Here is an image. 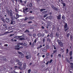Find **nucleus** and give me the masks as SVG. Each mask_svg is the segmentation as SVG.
Wrapping results in <instances>:
<instances>
[{"mask_svg":"<svg viewBox=\"0 0 73 73\" xmlns=\"http://www.w3.org/2000/svg\"><path fill=\"white\" fill-rule=\"evenodd\" d=\"M19 38V40H25V39L24 38V35H22L21 36H18Z\"/></svg>","mask_w":73,"mask_h":73,"instance_id":"obj_1","label":"nucleus"},{"mask_svg":"<svg viewBox=\"0 0 73 73\" xmlns=\"http://www.w3.org/2000/svg\"><path fill=\"white\" fill-rule=\"evenodd\" d=\"M51 8L54 9L55 11H58V9L57 8L55 7L53 5H52L51 6Z\"/></svg>","mask_w":73,"mask_h":73,"instance_id":"obj_2","label":"nucleus"},{"mask_svg":"<svg viewBox=\"0 0 73 73\" xmlns=\"http://www.w3.org/2000/svg\"><path fill=\"white\" fill-rule=\"evenodd\" d=\"M23 12L24 14L25 15H28V14H29V11H26L25 10H23Z\"/></svg>","mask_w":73,"mask_h":73,"instance_id":"obj_3","label":"nucleus"},{"mask_svg":"<svg viewBox=\"0 0 73 73\" xmlns=\"http://www.w3.org/2000/svg\"><path fill=\"white\" fill-rule=\"evenodd\" d=\"M11 19L12 20H17V18H16L15 16L11 17Z\"/></svg>","mask_w":73,"mask_h":73,"instance_id":"obj_4","label":"nucleus"},{"mask_svg":"<svg viewBox=\"0 0 73 73\" xmlns=\"http://www.w3.org/2000/svg\"><path fill=\"white\" fill-rule=\"evenodd\" d=\"M18 68L19 69H20V70H23V68L22 67V66H18Z\"/></svg>","mask_w":73,"mask_h":73,"instance_id":"obj_5","label":"nucleus"},{"mask_svg":"<svg viewBox=\"0 0 73 73\" xmlns=\"http://www.w3.org/2000/svg\"><path fill=\"white\" fill-rule=\"evenodd\" d=\"M5 21L6 22V23H9V22L10 20L8 18H6Z\"/></svg>","mask_w":73,"mask_h":73,"instance_id":"obj_6","label":"nucleus"},{"mask_svg":"<svg viewBox=\"0 0 73 73\" xmlns=\"http://www.w3.org/2000/svg\"><path fill=\"white\" fill-rule=\"evenodd\" d=\"M60 33L59 32H57L56 33V35L57 37H60Z\"/></svg>","mask_w":73,"mask_h":73,"instance_id":"obj_7","label":"nucleus"},{"mask_svg":"<svg viewBox=\"0 0 73 73\" xmlns=\"http://www.w3.org/2000/svg\"><path fill=\"white\" fill-rule=\"evenodd\" d=\"M61 15H59L58 17H57V19L58 20H60L61 19Z\"/></svg>","mask_w":73,"mask_h":73,"instance_id":"obj_8","label":"nucleus"},{"mask_svg":"<svg viewBox=\"0 0 73 73\" xmlns=\"http://www.w3.org/2000/svg\"><path fill=\"white\" fill-rule=\"evenodd\" d=\"M25 66H26V63H24L23 64V69L24 70L25 68Z\"/></svg>","mask_w":73,"mask_h":73,"instance_id":"obj_9","label":"nucleus"},{"mask_svg":"<svg viewBox=\"0 0 73 73\" xmlns=\"http://www.w3.org/2000/svg\"><path fill=\"white\" fill-rule=\"evenodd\" d=\"M59 45H60V46H61V47H62L63 46V43L62 42H61V43H60L59 44H58Z\"/></svg>","mask_w":73,"mask_h":73,"instance_id":"obj_10","label":"nucleus"},{"mask_svg":"<svg viewBox=\"0 0 73 73\" xmlns=\"http://www.w3.org/2000/svg\"><path fill=\"white\" fill-rule=\"evenodd\" d=\"M34 17H29V20H33V19H34Z\"/></svg>","mask_w":73,"mask_h":73,"instance_id":"obj_11","label":"nucleus"},{"mask_svg":"<svg viewBox=\"0 0 73 73\" xmlns=\"http://www.w3.org/2000/svg\"><path fill=\"white\" fill-rule=\"evenodd\" d=\"M14 23H15V21H13V20H12L11 21V22L10 23V24H13Z\"/></svg>","mask_w":73,"mask_h":73,"instance_id":"obj_12","label":"nucleus"},{"mask_svg":"<svg viewBox=\"0 0 73 73\" xmlns=\"http://www.w3.org/2000/svg\"><path fill=\"white\" fill-rule=\"evenodd\" d=\"M6 11L7 13V14H9V13H10V12H9V10L8 9L6 10Z\"/></svg>","mask_w":73,"mask_h":73,"instance_id":"obj_13","label":"nucleus"},{"mask_svg":"<svg viewBox=\"0 0 73 73\" xmlns=\"http://www.w3.org/2000/svg\"><path fill=\"white\" fill-rule=\"evenodd\" d=\"M25 57L27 59H29V58H31V56H26Z\"/></svg>","mask_w":73,"mask_h":73,"instance_id":"obj_14","label":"nucleus"},{"mask_svg":"<svg viewBox=\"0 0 73 73\" xmlns=\"http://www.w3.org/2000/svg\"><path fill=\"white\" fill-rule=\"evenodd\" d=\"M41 49H43L42 50V52H46V50L44 49V48H42Z\"/></svg>","mask_w":73,"mask_h":73,"instance_id":"obj_15","label":"nucleus"},{"mask_svg":"<svg viewBox=\"0 0 73 73\" xmlns=\"http://www.w3.org/2000/svg\"><path fill=\"white\" fill-rule=\"evenodd\" d=\"M18 64H19V66H22V64H23L22 62H19L18 63Z\"/></svg>","mask_w":73,"mask_h":73,"instance_id":"obj_16","label":"nucleus"},{"mask_svg":"<svg viewBox=\"0 0 73 73\" xmlns=\"http://www.w3.org/2000/svg\"><path fill=\"white\" fill-rule=\"evenodd\" d=\"M16 62H18V63L17 64V65H18V63L20 62V60H17L16 61Z\"/></svg>","mask_w":73,"mask_h":73,"instance_id":"obj_17","label":"nucleus"},{"mask_svg":"<svg viewBox=\"0 0 73 73\" xmlns=\"http://www.w3.org/2000/svg\"><path fill=\"white\" fill-rule=\"evenodd\" d=\"M45 10H46V9H42L40 10V11L41 12H42L43 11H45Z\"/></svg>","mask_w":73,"mask_h":73,"instance_id":"obj_18","label":"nucleus"},{"mask_svg":"<svg viewBox=\"0 0 73 73\" xmlns=\"http://www.w3.org/2000/svg\"><path fill=\"white\" fill-rule=\"evenodd\" d=\"M13 32V31H11L9 32H6L4 33V34H3V35H5V34H6V33H11V32Z\"/></svg>","mask_w":73,"mask_h":73,"instance_id":"obj_19","label":"nucleus"},{"mask_svg":"<svg viewBox=\"0 0 73 73\" xmlns=\"http://www.w3.org/2000/svg\"><path fill=\"white\" fill-rule=\"evenodd\" d=\"M29 6L30 7H33V5H32V3H31L29 4Z\"/></svg>","mask_w":73,"mask_h":73,"instance_id":"obj_20","label":"nucleus"},{"mask_svg":"<svg viewBox=\"0 0 73 73\" xmlns=\"http://www.w3.org/2000/svg\"><path fill=\"white\" fill-rule=\"evenodd\" d=\"M16 16L17 18H19L20 17V15L18 14H16Z\"/></svg>","mask_w":73,"mask_h":73,"instance_id":"obj_21","label":"nucleus"},{"mask_svg":"<svg viewBox=\"0 0 73 73\" xmlns=\"http://www.w3.org/2000/svg\"><path fill=\"white\" fill-rule=\"evenodd\" d=\"M66 61H67V62H68V63H70V61L69 60V59L68 58H66Z\"/></svg>","mask_w":73,"mask_h":73,"instance_id":"obj_22","label":"nucleus"},{"mask_svg":"<svg viewBox=\"0 0 73 73\" xmlns=\"http://www.w3.org/2000/svg\"><path fill=\"white\" fill-rule=\"evenodd\" d=\"M47 13V11H44L42 12V13H43V14H46V13Z\"/></svg>","mask_w":73,"mask_h":73,"instance_id":"obj_23","label":"nucleus"},{"mask_svg":"<svg viewBox=\"0 0 73 73\" xmlns=\"http://www.w3.org/2000/svg\"><path fill=\"white\" fill-rule=\"evenodd\" d=\"M64 27L65 29H66V27H67V23H66L64 26Z\"/></svg>","mask_w":73,"mask_h":73,"instance_id":"obj_24","label":"nucleus"},{"mask_svg":"<svg viewBox=\"0 0 73 73\" xmlns=\"http://www.w3.org/2000/svg\"><path fill=\"white\" fill-rule=\"evenodd\" d=\"M21 57L22 58H23V57H24V54H23V53H22V54H21Z\"/></svg>","mask_w":73,"mask_h":73,"instance_id":"obj_25","label":"nucleus"},{"mask_svg":"<svg viewBox=\"0 0 73 73\" xmlns=\"http://www.w3.org/2000/svg\"><path fill=\"white\" fill-rule=\"evenodd\" d=\"M47 41H49L50 42V39L49 38H48L47 39Z\"/></svg>","mask_w":73,"mask_h":73,"instance_id":"obj_26","label":"nucleus"},{"mask_svg":"<svg viewBox=\"0 0 73 73\" xmlns=\"http://www.w3.org/2000/svg\"><path fill=\"white\" fill-rule=\"evenodd\" d=\"M15 50H20V49L19 48H19H15Z\"/></svg>","mask_w":73,"mask_h":73,"instance_id":"obj_27","label":"nucleus"},{"mask_svg":"<svg viewBox=\"0 0 73 73\" xmlns=\"http://www.w3.org/2000/svg\"><path fill=\"white\" fill-rule=\"evenodd\" d=\"M57 42L58 43V44H59L61 42V41L60 40H57Z\"/></svg>","mask_w":73,"mask_h":73,"instance_id":"obj_28","label":"nucleus"},{"mask_svg":"<svg viewBox=\"0 0 73 73\" xmlns=\"http://www.w3.org/2000/svg\"><path fill=\"white\" fill-rule=\"evenodd\" d=\"M26 32H27V33H29V31L28 30H26V31H24L25 33Z\"/></svg>","mask_w":73,"mask_h":73,"instance_id":"obj_29","label":"nucleus"},{"mask_svg":"<svg viewBox=\"0 0 73 73\" xmlns=\"http://www.w3.org/2000/svg\"><path fill=\"white\" fill-rule=\"evenodd\" d=\"M70 35V33H68L66 35V36L67 37H69V35Z\"/></svg>","mask_w":73,"mask_h":73,"instance_id":"obj_30","label":"nucleus"},{"mask_svg":"<svg viewBox=\"0 0 73 73\" xmlns=\"http://www.w3.org/2000/svg\"><path fill=\"white\" fill-rule=\"evenodd\" d=\"M3 61H7V59H6V58H5V57H4L3 58Z\"/></svg>","mask_w":73,"mask_h":73,"instance_id":"obj_31","label":"nucleus"},{"mask_svg":"<svg viewBox=\"0 0 73 73\" xmlns=\"http://www.w3.org/2000/svg\"><path fill=\"white\" fill-rule=\"evenodd\" d=\"M19 36H15L14 37V38H19Z\"/></svg>","mask_w":73,"mask_h":73,"instance_id":"obj_32","label":"nucleus"},{"mask_svg":"<svg viewBox=\"0 0 73 73\" xmlns=\"http://www.w3.org/2000/svg\"><path fill=\"white\" fill-rule=\"evenodd\" d=\"M17 53H18V54H20L21 55V54H22V52H19V51H18Z\"/></svg>","mask_w":73,"mask_h":73,"instance_id":"obj_33","label":"nucleus"},{"mask_svg":"<svg viewBox=\"0 0 73 73\" xmlns=\"http://www.w3.org/2000/svg\"><path fill=\"white\" fill-rule=\"evenodd\" d=\"M35 45V42H33L32 44L31 45V47H33V46H34V45Z\"/></svg>","mask_w":73,"mask_h":73,"instance_id":"obj_34","label":"nucleus"},{"mask_svg":"<svg viewBox=\"0 0 73 73\" xmlns=\"http://www.w3.org/2000/svg\"><path fill=\"white\" fill-rule=\"evenodd\" d=\"M10 16L11 17H12V16H13V14H12V13H10Z\"/></svg>","mask_w":73,"mask_h":73,"instance_id":"obj_35","label":"nucleus"},{"mask_svg":"<svg viewBox=\"0 0 73 73\" xmlns=\"http://www.w3.org/2000/svg\"><path fill=\"white\" fill-rule=\"evenodd\" d=\"M37 35L38 36V37H41V35L40 33H38Z\"/></svg>","mask_w":73,"mask_h":73,"instance_id":"obj_36","label":"nucleus"},{"mask_svg":"<svg viewBox=\"0 0 73 73\" xmlns=\"http://www.w3.org/2000/svg\"><path fill=\"white\" fill-rule=\"evenodd\" d=\"M33 36L34 37H35V36H36V35L35 33H34L33 35Z\"/></svg>","mask_w":73,"mask_h":73,"instance_id":"obj_37","label":"nucleus"},{"mask_svg":"<svg viewBox=\"0 0 73 73\" xmlns=\"http://www.w3.org/2000/svg\"><path fill=\"white\" fill-rule=\"evenodd\" d=\"M72 51H71L70 53V56H72Z\"/></svg>","mask_w":73,"mask_h":73,"instance_id":"obj_38","label":"nucleus"},{"mask_svg":"<svg viewBox=\"0 0 73 73\" xmlns=\"http://www.w3.org/2000/svg\"><path fill=\"white\" fill-rule=\"evenodd\" d=\"M53 54H54V53H55L56 52H57V50H54L53 51Z\"/></svg>","mask_w":73,"mask_h":73,"instance_id":"obj_39","label":"nucleus"},{"mask_svg":"<svg viewBox=\"0 0 73 73\" xmlns=\"http://www.w3.org/2000/svg\"><path fill=\"white\" fill-rule=\"evenodd\" d=\"M48 16V14H45L44 16V17H46V16Z\"/></svg>","mask_w":73,"mask_h":73,"instance_id":"obj_40","label":"nucleus"},{"mask_svg":"<svg viewBox=\"0 0 73 73\" xmlns=\"http://www.w3.org/2000/svg\"><path fill=\"white\" fill-rule=\"evenodd\" d=\"M50 37H53V35H52V33L50 35Z\"/></svg>","mask_w":73,"mask_h":73,"instance_id":"obj_41","label":"nucleus"},{"mask_svg":"<svg viewBox=\"0 0 73 73\" xmlns=\"http://www.w3.org/2000/svg\"><path fill=\"white\" fill-rule=\"evenodd\" d=\"M66 53L67 54H68V52H69V50H68V49H66Z\"/></svg>","mask_w":73,"mask_h":73,"instance_id":"obj_42","label":"nucleus"},{"mask_svg":"<svg viewBox=\"0 0 73 73\" xmlns=\"http://www.w3.org/2000/svg\"><path fill=\"white\" fill-rule=\"evenodd\" d=\"M20 43V45H22V46H23L24 45V43Z\"/></svg>","mask_w":73,"mask_h":73,"instance_id":"obj_43","label":"nucleus"},{"mask_svg":"<svg viewBox=\"0 0 73 73\" xmlns=\"http://www.w3.org/2000/svg\"><path fill=\"white\" fill-rule=\"evenodd\" d=\"M46 49H49V46L48 45H47L46 46Z\"/></svg>","mask_w":73,"mask_h":73,"instance_id":"obj_44","label":"nucleus"},{"mask_svg":"<svg viewBox=\"0 0 73 73\" xmlns=\"http://www.w3.org/2000/svg\"><path fill=\"white\" fill-rule=\"evenodd\" d=\"M31 69H29L28 70V73H30V72H31Z\"/></svg>","mask_w":73,"mask_h":73,"instance_id":"obj_45","label":"nucleus"},{"mask_svg":"<svg viewBox=\"0 0 73 73\" xmlns=\"http://www.w3.org/2000/svg\"><path fill=\"white\" fill-rule=\"evenodd\" d=\"M41 36L42 37H44V34H42Z\"/></svg>","mask_w":73,"mask_h":73,"instance_id":"obj_46","label":"nucleus"},{"mask_svg":"<svg viewBox=\"0 0 73 73\" xmlns=\"http://www.w3.org/2000/svg\"><path fill=\"white\" fill-rule=\"evenodd\" d=\"M32 23V22L31 21H29L28 22V24H31V23Z\"/></svg>","mask_w":73,"mask_h":73,"instance_id":"obj_47","label":"nucleus"},{"mask_svg":"<svg viewBox=\"0 0 73 73\" xmlns=\"http://www.w3.org/2000/svg\"><path fill=\"white\" fill-rule=\"evenodd\" d=\"M70 39L71 40H72V36H70Z\"/></svg>","mask_w":73,"mask_h":73,"instance_id":"obj_48","label":"nucleus"},{"mask_svg":"<svg viewBox=\"0 0 73 73\" xmlns=\"http://www.w3.org/2000/svg\"><path fill=\"white\" fill-rule=\"evenodd\" d=\"M62 19L64 20H65V18H64V16H62Z\"/></svg>","mask_w":73,"mask_h":73,"instance_id":"obj_49","label":"nucleus"},{"mask_svg":"<svg viewBox=\"0 0 73 73\" xmlns=\"http://www.w3.org/2000/svg\"><path fill=\"white\" fill-rule=\"evenodd\" d=\"M63 5V7H65V5H65V3H63L62 4Z\"/></svg>","mask_w":73,"mask_h":73,"instance_id":"obj_50","label":"nucleus"},{"mask_svg":"<svg viewBox=\"0 0 73 73\" xmlns=\"http://www.w3.org/2000/svg\"><path fill=\"white\" fill-rule=\"evenodd\" d=\"M49 62V61H48L47 63H46V65H48Z\"/></svg>","mask_w":73,"mask_h":73,"instance_id":"obj_51","label":"nucleus"},{"mask_svg":"<svg viewBox=\"0 0 73 73\" xmlns=\"http://www.w3.org/2000/svg\"><path fill=\"white\" fill-rule=\"evenodd\" d=\"M58 57L60 58V57H61V54H58Z\"/></svg>","mask_w":73,"mask_h":73,"instance_id":"obj_52","label":"nucleus"},{"mask_svg":"<svg viewBox=\"0 0 73 73\" xmlns=\"http://www.w3.org/2000/svg\"><path fill=\"white\" fill-rule=\"evenodd\" d=\"M28 18L27 17H25V21L27 20H28Z\"/></svg>","mask_w":73,"mask_h":73,"instance_id":"obj_53","label":"nucleus"},{"mask_svg":"<svg viewBox=\"0 0 73 73\" xmlns=\"http://www.w3.org/2000/svg\"><path fill=\"white\" fill-rule=\"evenodd\" d=\"M18 67H19V66H15L14 67V68H18Z\"/></svg>","mask_w":73,"mask_h":73,"instance_id":"obj_54","label":"nucleus"},{"mask_svg":"<svg viewBox=\"0 0 73 73\" xmlns=\"http://www.w3.org/2000/svg\"><path fill=\"white\" fill-rule=\"evenodd\" d=\"M34 73H37V71L36 70H35L34 71Z\"/></svg>","mask_w":73,"mask_h":73,"instance_id":"obj_55","label":"nucleus"},{"mask_svg":"<svg viewBox=\"0 0 73 73\" xmlns=\"http://www.w3.org/2000/svg\"><path fill=\"white\" fill-rule=\"evenodd\" d=\"M19 49H22V48H23V46H21L20 47H19Z\"/></svg>","mask_w":73,"mask_h":73,"instance_id":"obj_56","label":"nucleus"},{"mask_svg":"<svg viewBox=\"0 0 73 73\" xmlns=\"http://www.w3.org/2000/svg\"><path fill=\"white\" fill-rule=\"evenodd\" d=\"M19 46H20L18 45H16L15 46V47H19Z\"/></svg>","mask_w":73,"mask_h":73,"instance_id":"obj_57","label":"nucleus"},{"mask_svg":"<svg viewBox=\"0 0 73 73\" xmlns=\"http://www.w3.org/2000/svg\"><path fill=\"white\" fill-rule=\"evenodd\" d=\"M15 11L16 12H17V9L15 8Z\"/></svg>","mask_w":73,"mask_h":73,"instance_id":"obj_58","label":"nucleus"},{"mask_svg":"<svg viewBox=\"0 0 73 73\" xmlns=\"http://www.w3.org/2000/svg\"><path fill=\"white\" fill-rule=\"evenodd\" d=\"M45 38H44L43 39V42H44V41H45Z\"/></svg>","mask_w":73,"mask_h":73,"instance_id":"obj_59","label":"nucleus"},{"mask_svg":"<svg viewBox=\"0 0 73 73\" xmlns=\"http://www.w3.org/2000/svg\"><path fill=\"white\" fill-rule=\"evenodd\" d=\"M49 55V53H47V54H46V56H48Z\"/></svg>","mask_w":73,"mask_h":73,"instance_id":"obj_60","label":"nucleus"},{"mask_svg":"<svg viewBox=\"0 0 73 73\" xmlns=\"http://www.w3.org/2000/svg\"><path fill=\"white\" fill-rule=\"evenodd\" d=\"M27 44L25 43H24V44H23V45H24L25 46H26L27 45Z\"/></svg>","mask_w":73,"mask_h":73,"instance_id":"obj_61","label":"nucleus"},{"mask_svg":"<svg viewBox=\"0 0 73 73\" xmlns=\"http://www.w3.org/2000/svg\"><path fill=\"white\" fill-rule=\"evenodd\" d=\"M52 60H51L50 61V63H51L52 62Z\"/></svg>","mask_w":73,"mask_h":73,"instance_id":"obj_62","label":"nucleus"},{"mask_svg":"<svg viewBox=\"0 0 73 73\" xmlns=\"http://www.w3.org/2000/svg\"><path fill=\"white\" fill-rule=\"evenodd\" d=\"M10 13H12V11L11 10H10Z\"/></svg>","mask_w":73,"mask_h":73,"instance_id":"obj_63","label":"nucleus"},{"mask_svg":"<svg viewBox=\"0 0 73 73\" xmlns=\"http://www.w3.org/2000/svg\"><path fill=\"white\" fill-rule=\"evenodd\" d=\"M70 64L71 65H73V63H70Z\"/></svg>","mask_w":73,"mask_h":73,"instance_id":"obj_64","label":"nucleus"}]
</instances>
